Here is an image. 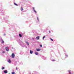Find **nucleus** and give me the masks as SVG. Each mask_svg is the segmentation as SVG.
I'll use <instances>...</instances> for the list:
<instances>
[{"label":"nucleus","mask_w":74,"mask_h":74,"mask_svg":"<svg viewBox=\"0 0 74 74\" xmlns=\"http://www.w3.org/2000/svg\"><path fill=\"white\" fill-rule=\"evenodd\" d=\"M12 57L13 58H14L15 57V54L14 53H12Z\"/></svg>","instance_id":"obj_1"},{"label":"nucleus","mask_w":74,"mask_h":74,"mask_svg":"<svg viewBox=\"0 0 74 74\" xmlns=\"http://www.w3.org/2000/svg\"><path fill=\"white\" fill-rule=\"evenodd\" d=\"M5 49L7 51H9V49L8 48V47H5Z\"/></svg>","instance_id":"obj_2"},{"label":"nucleus","mask_w":74,"mask_h":74,"mask_svg":"<svg viewBox=\"0 0 74 74\" xmlns=\"http://www.w3.org/2000/svg\"><path fill=\"white\" fill-rule=\"evenodd\" d=\"M36 39H38V40H39V39H40V36H38L36 37Z\"/></svg>","instance_id":"obj_3"},{"label":"nucleus","mask_w":74,"mask_h":74,"mask_svg":"<svg viewBox=\"0 0 74 74\" xmlns=\"http://www.w3.org/2000/svg\"><path fill=\"white\" fill-rule=\"evenodd\" d=\"M36 50L37 51H41V49H36Z\"/></svg>","instance_id":"obj_4"},{"label":"nucleus","mask_w":74,"mask_h":74,"mask_svg":"<svg viewBox=\"0 0 74 74\" xmlns=\"http://www.w3.org/2000/svg\"><path fill=\"white\" fill-rule=\"evenodd\" d=\"M35 55H38V52H35Z\"/></svg>","instance_id":"obj_5"},{"label":"nucleus","mask_w":74,"mask_h":74,"mask_svg":"<svg viewBox=\"0 0 74 74\" xmlns=\"http://www.w3.org/2000/svg\"><path fill=\"white\" fill-rule=\"evenodd\" d=\"M4 72L5 73H8V71H7V70H5L4 71Z\"/></svg>","instance_id":"obj_6"},{"label":"nucleus","mask_w":74,"mask_h":74,"mask_svg":"<svg viewBox=\"0 0 74 74\" xmlns=\"http://www.w3.org/2000/svg\"><path fill=\"white\" fill-rule=\"evenodd\" d=\"M33 51H32V50L30 51V53L31 54H32V53H33Z\"/></svg>","instance_id":"obj_7"},{"label":"nucleus","mask_w":74,"mask_h":74,"mask_svg":"<svg viewBox=\"0 0 74 74\" xmlns=\"http://www.w3.org/2000/svg\"><path fill=\"white\" fill-rule=\"evenodd\" d=\"M19 36L20 37H22V35H21V34H19Z\"/></svg>","instance_id":"obj_8"},{"label":"nucleus","mask_w":74,"mask_h":74,"mask_svg":"<svg viewBox=\"0 0 74 74\" xmlns=\"http://www.w3.org/2000/svg\"><path fill=\"white\" fill-rule=\"evenodd\" d=\"M8 63H11V62L10 60H9L8 61Z\"/></svg>","instance_id":"obj_9"},{"label":"nucleus","mask_w":74,"mask_h":74,"mask_svg":"<svg viewBox=\"0 0 74 74\" xmlns=\"http://www.w3.org/2000/svg\"><path fill=\"white\" fill-rule=\"evenodd\" d=\"M1 40H2V43H4V40H3V39H1Z\"/></svg>","instance_id":"obj_10"},{"label":"nucleus","mask_w":74,"mask_h":74,"mask_svg":"<svg viewBox=\"0 0 74 74\" xmlns=\"http://www.w3.org/2000/svg\"><path fill=\"white\" fill-rule=\"evenodd\" d=\"M26 42L27 44L28 45H29V42Z\"/></svg>","instance_id":"obj_11"},{"label":"nucleus","mask_w":74,"mask_h":74,"mask_svg":"<svg viewBox=\"0 0 74 74\" xmlns=\"http://www.w3.org/2000/svg\"><path fill=\"white\" fill-rule=\"evenodd\" d=\"M21 11H23V8L22 7L21 8Z\"/></svg>","instance_id":"obj_12"},{"label":"nucleus","mask_w":74,"mask_h":74,"mask_svg":"<svg viewBox=\"0 0 74 74\" xmlns=\"http://www.w3.org/2000/svg\"><path fill=\"white\" fill-rule=\"evenodd\" d=\"M14 4L15 5H16V6H18V5L17 4H16V3H14Z\"/></svg>","instance_id":"obj_13"},{"label":"nucleus","mask_w":74,"mask_h":74,"mask_svg":"<svg viewBox=\"0 0 74 74\" xmlns=\"http://www.w3.org/2000/svg\"><path fill=\"white\" fill-rule=\"evenodd\" d=\"M4 69H5V68H4V67H2V70H4Z\"/></svg>","instance_id":"obj_14"},{"label":"nucleus","mask_w":74,"mask_h":74,"mask_svg":"<svg viewBox=\"0 0 74 74\" xmlns=\"http://www.w3.org/2000/svg\"><path fill=\"white\" fill-rule=\"evenodd\" d=\"M12 74H15V72H12Z\"/></svg>","instance_id":"obj_15"},{"label":"nucleus","mask_w":74,"mask_h":74,"mask_svg":"<svg viewBox=\"0 0 74 74\" xmlns=\"http://www.w3.org/2000/svg\"><path fill=\"white\" fill-rule=\"evenodd\" d=\"M34 12H35V13H37V12H36V10H34Z\"/></svg>","instance_id":"obj_16"},{"label":"nucleus","mask_w":74,"mask_h":74,"mask_svg":"<svg viewBox=\"0 0 74 74\" xmlns=\"http://www.w3.org/2000/svg\"><path fill=\"white\" fill-rule=\"evenodd\" d=\"M50 39L51 40V41H53V39H52L50 38Z\"/></svg>","instance_id":"obj_17"},{"label":"nucleus","mask_w":74,"mask_h":74,"mask_svg":"<svg viewBox=\"0 0 74 74\" xmlns=\"http://www.w3.org/2000/svg\"><path fill=\"white\" fill-rule=\"evenodd\" d=\"M2 53H5V51H3Z\"/></svg>","instance_id":"obj_18"},{"label":"nucleus","mask_w":74,"mask_h":74,"mask_svg":"<svg viewBox=\"0 0 74 74\" xmlns=\"http://www.w3.org/2000/svg\"><path fill=\"white\" fill-rule=\"evenodd\" d=\"M45 36H44L43 37V40H44V38H45Z\"/></svg>","instance_id":"obj_19"},{"label":"nucleus","mask_w":74,"mask_h":74,"mask_svg":"<svg viewBox=\"0 0 74 74\" xmlns=\"http://www.w3.org/2000/svg\"><path fill=\"white\" fill-rule=\"evenodd\" d=\"M33 10H34V8H33Z\"/></svg>","instance_id":"obj_20"},{"label":"nucleus","mask_w":74,"mask_h":74,"mask_svg":"<svg viewBox=\"0 0 74 74\" xmlns=\"http://www.w3.org/2000/svg\"><path fill=\"white\" fill-rule=\"evenodd\" d=\"M52 61H53V62H55V60H53Z\"/></svg>","instance_id":"obj_21"},{"label":"nucleus","mask_w":74,"mask_h":74,"mask_svg":"<svg viewBox=\"0 0 74 74\" xmlns=\"http://www.w3.org/2000/svg\"><path fill=\"white\" fill-rule=\"evenodd\" d=\"M42 45H40V47H42Z\"/></svg>","instance_id":"obj_22"},{"label":"nucleus","mask_w":74,"mask_h":74,"mask_svg":"<svg viewBox=\"0 0 74 74\" xmlns=\"http://www.w3.org/2000/svg\"><path fill=\"white\" fill-rule=\"evenodd\" d=\"M49 33H51V32L50 31H49Z\"/></svg>","instance_id":"obj_23"},{"label":"nucleus","mask_w":74,"mask_h":74,"mask_svg":"<svg viewBox=\"0 0 74 74\" xmlns=\"http://www.w3.org/2000/svg\"><path fill=\"white\" fill-rule=\"evenodd\" d=\"M37 18L38 20V17H37Z\"/></svg>","instance_id":"obj_24"},{"label":"nucleus","mask_w":74,"mask_h":74,"mask_svg":"<svg viewBox=\"0 0 74 74\" xmlns=\"http://www.w3.org/2000/svg\"><path fill=\"white\" fill-rule=\"evenodd\" d=\"M16 70H18V69H17V68H16Z\"/></svg>","instance_id":"obj_25"},{"label":"nucleus","mask_w":74,"mask_h":74,"mask_svg":"<svg viewBox=\"0 0 74 74\" xmlns=\"http://www.w3.org/2000/svg\"><path fill=\"white\" fill-rule=\"evenodd\" d=\"M66 56H67V55H66Z\"/></svg>","instance_id":"obj_26"},{"label":"nucleus","mask_w":74,"mask_h":74,"mask_svg":"<svg viewBox=\"0 0 74 74\" xmlns=\"http://www.w3.org/2000/svg\"><path fill=\"white\" fill-rule=\"evenodd\" d=\"M69 73H70V71H69Z\"/></svg>","instance_id":"obj_27"},{"label":"nucleus","mask_w":74,"mask_h":74,"mask_svg":"<svg viewBox=\"0 0 74 74\" xmlns=\"http://www.w3.org/2000/svg\"><path fill=\"white\" fill-rule=\"evenodd\" d=\"M69 73H70V71H69Z\"/></svg>","instance_id":"obj_28"},{"label":"nucleus","mask_w":74,"mask_h":74,"mask_svg":"<svg viewBox=\"0 0 74 74\" xmlns=\"http://www.w3.org/2000/svg\"><path fill=\"white\" fill-rule=\"evenodd\" d=\"M10 74V73H9V74Z\"/></svg>","instance_id":"obj_29"}]
</instances>
